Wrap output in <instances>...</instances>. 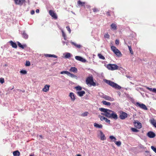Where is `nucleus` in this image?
<instances>
[{"label": "nucleus", "mask_w": 156, "mask_h": 156, "mask_svg": "<svg viewBox=\"0 0 156 156\" xmlns=\"http://www.w3.org/2000/svg\"><path fill=\"white\" fill-rule=\"evenodd\" d=\"M99 110L102 112H104V113H101V114L104 115L107 118H109L110 117V115L113 111L106 108H99Z\"/></svg>", "instance_id": "1"}, {"label": "nucleus", "mask_w": 156, "mask_h": 156, "mask_svg": "<svg viewBox=\"0 0 156 156\" xmlns=\"http://www.w3.org/2000/svg\"><path fill=\"white\" fill-rule=\"evenodd\" d=\"M104 81L106 83L115 89H120L121 88V87L118 85L117 83H116L110 80H105Z\"/></svg>", "instance_id": "2"}, {"label": "nucleus", "mask_w": 156, "mask_h": 156, "mask_svg": "<svg viewBox=\"0 0 156 156\" xmlns=\"http://www.w3.org/2000/svg\"><path fill=\"white\" fill-rule=\"evenodd\" d=\"M86 82L87 84L89 85L90 86H96V83L93 81L92 77H88L86 80Z\"/></svg>", "instance_id": "3"}, {"label": "nucleus", "mask_w": 156, "mask_h": 156, "mask_svg": "<svg viewBox=\"0 0 156 156\" xmlns=\"http://www.w3.org/2000/svg\"><path fill=\"white\" fill-rule=\"evenodd\" d=\"M111 50L114 53L118 56L121 57L122 55L120 51L115 46H112L111 47Z\"/></svg>", "instance_id": "4"}, {"label": "nucleus", "mask_w": 156, "mask_h": 156, "mask_svg": "<svg viewBox=\"0 0 156 156\" xmlns=\"http://www.w3.org/2000/svg\"><path fill=\"white\" fill-rule=\"evenodd\" d=\"M107 68L111 70H114L118 69L119 67L116 64H109L107 65Z\"/></svg>", "instance_id": "5"}, {"label": "nucleus", "mask_w": 156, "mask_h": 156, "mask_svg": "<svg viewBox=\"0 0 156 156\" xmlns=\"http://www.w3.org/2000/svg\"><path fill=\"white\" fill-rule=\"evenodd\" d=\"M136 105L139 107L140 108L144 110H147L148 109L147 108V107L145 105L143 104H140L138 102H137L136 103Z\"/></svg>", "instance_id": "6"}, {"label": "nucleus", "mask_w": 156, "mask_h": 156, "mask_svg": "<svg viewBox=\"0 0 156 156\" xmlns=\"http://www.w3.org/2000/svg\"><path fill=\"white\" fill-rule=\"evenodd\" d=\"M49 14L53 18L56 19L57 18V16L56 14L52 10H50L49 11Z\"/></svg>", "instance_id": "7"}, {"label": "nucleus", "mask_w": 156, "mask_h": 156, "mask_svg": "<svg viewBox=\"0 0 156 156\" xmlns=\"http://www.w3.org/2000/svg\"><path fill=\"white\" fill-rule=\"evenodd\" d=\"M109 118H111L115 120H116L118 119V116L113 111L111 114L110 117Z\"/></svg>", "instance_id": "8"}, {"label": "nucleus", "mask_w": 156, "mask_h": 156, "mask_svg": "<svg viewBox=\"0 0 156 156\" xmlns=\"http://www.w3.org/2000/svg\"><path fill=\"white\" fill-rule=\"evenodd\" d=\"M147 136L149 138H153L155 136V134L152 131H149L147 133Z\"/></svg>", "instance_id": "9"}, {"label": "nucleus", "mask_w": 156, "mask_h": 156, "mask_svg": "<svg viewBox=\"0 0 156 156\" xmlns=\"http://www.w3.org/2000/svg\"><path fill=\"white\" fill-rule=\"evenodd\" d=\"M75 58L77 60L80 61L82 62H85L86 61V59L79 56H76L75 57Z\"/></svg>", "instance_id": "10"}, {"label": "nucleus", "mask_w": 156, "mask_h": 156, "mask_svg": "<svg viewBox=\"0 0 156 156\" xmlns=\"http://www.w3.org/2000/svg\"><path fill=\"white\" fill-rule=\"evenodd\" d=\"M127 116V114L125 112H122L120 115V118L121 119H124Z\"/></svg>", "instance_id": "11"}, {"label": "nucleus", "mask_w": 156, "mask_h": 156, "mask_svg": "<svg viewBox=\"0 0 156 156\" xmlns=\"http://www.w3.org/2000/svg\"><path fill=\"white\" fill-rule=\"evenodd\" d=\"M103 98L106 100H108L110 101H113L114 100V98H112L111 97L108 96L106 95H104L103 97Z\"/></svg>", "instance_id": "12"}, {"label": "nucleus", "mask_w": 156, "mask_h": 156, "mask_svg": "<svg viewBox=\"0 0 156 156\" xmlns=\"http://www.w3.org/2000/svg\"><path fill=\"white\" fill-rule=\"evenodd\" d=\"M100 136L101 140H105L106 137L105 135L101 131H100Z\"/></svg>", "instance_id": "13"}, {"label": "nucleus", "mask_w": 156, "mask_h": 156, "mask_svg": "<svg viewBox=\"0 0 156 156\" xmlns=\"http://www.w3.org/2000/svg\"><path fill=\"white\" fill-rule=\"evenodd\" d=\"M69 96L70 97L71 100L72 101H74L76 99L74 93L72 92L70 93Z\"/></svg>", "instance_id": "14"}, {"label": "nucleus", "mask_w": 156, "mask_h": 156, "mask_svg": "<svg viewBox=\"0 0 156 156\" xmlns=\"http://www.w3.org/2000/svg\"><path fill=\"white\" fill-rule=\"evenodd\" d=\"M15 3L17 5H22L24 2V0H15Z\"/></svg>", "instance_id": "15"}, {"label": "nucleus", "mask_w": 156, "mask_h": 156, "mask_svg": "<svg viewBox=\"0 0 156 156\" xmlns=\"http://www.w3.org/2000/svg\"><path fill=\"white\" fill-rule=\"evenodd\" d=\"M12 47L14 48H16L17 47V45L16 43L13 42L12 41H11L9 42Z\"/></svg>", "instance_id": "16"}, {"label": "nucleus", "mask_w": 156, "mask_h": 156, "mask_svg": "<svg viewBox=\"0 0 156 156\" xmlns=\"http://www.w3.org/2000/svg\"><path fill=\"white\" fill-rule=\"evenodd\" d=\"M85 94V92L84 91H78L77 92V94L80 97H82L83 96L84 94Z\"/></svg>", "instance_id": "17"}, {"label": "nucleus", "mask_w": 156, "mask_h": 156, "mask_svg": "<svg viewBox=\"0 0 156 156\" xmlns=\"http://www.w3.org/2000/svg\"><path fill=\"white\" fill-rule=\"evenodd\" d=\"M50 86L48 85H46L44 86V88L43 89V91L44 92H46L48 91L49 89Z\"/></svg>", "instance_id": "18"}, {"label": "nucleus", "mask_w": 156, "mask_h": 156, "mask_svg": "<svg viewBox=\"0 0 156 156\" xmlns=\"http://www.w3.org/2000/svg\"><path fill=\"white\" fill-rule=\"evenodd\" d=\"M135 126L137 128L140 129L142 127L141 124L140 123L138 122H136L135 123Z\"/></svg>", "instance_id": "19"}, {"label": "nucleus", "mask_w": 156, "mask_h": 156, "mask_svg": "<svg viewBox=\"0 0 156 156\" xmlns=\"http://www.w3.org/2000/svg\"><path fill=\"white\" fill-rule=\"evenodd\" d=\"M111 29L112 30H115L117 29V25L114 23H112L111 25Z\"/></svg>", "instance_id": "20"}, {"label": "nucleus", "mask_w": 156, "mask_h": 156, "mask_svg": "<svg viewBox=\"0 0 156 156\" xmlns=\"http://www.w3.org/2000/svg\"><path fill=\"white\" fill-rule=\"evenodd\" d=\"M17 43L18 46L23 49H24L25 48L27 47V45L26 44L22 45L20 42L18 41Z\"/></svg>", "instance_id": "21"}, {"label": "nucleus", "mask_w": 156, "mask_h": 156, "mask_svg": "<svg viewBox=\"0 0 156 156\" xmlns=\"http://www.w3.org/2000/svg\"><path fill=\"white\" fill-rule=\"evenodd\" d=\"M44 56L46 57H54L55 58H57V57L56 55H54L45 54L44 55Z\"/></svg>", "instance_id": "22"}, {"label": "nucleus", "mask_w": 156, "mask_h": 156, "mask_svg": "<svg viewBox=\"0 0 156 156\" xmlns=\"http://www.w3.org/2000/svg\"><path fill=\"white\" fill-rule=\"evenodd\" d=\"M70 71L74 73H77V69L75 67H72L69 70Z\"/></svg>", "instance_id": "23"}, {"label": "nucleus", "mask_w": 156, "mask_h": 156, "mask_svg": "<svg viewBox=\"0 0 156 156\" xmlns=\"http://www.w3.org/2000/svg\"><path fill=\"white\" fill-rule=\"evenodd\" d=\"M70 42L72 44L78 48H80L81 47V46L80 44H78L73 41H71Z\"/></svg>", "instance_id": "24"}, {"label": "nucleus", "mask_w": 156, "mask_h": 156, "mask_svg": "<svg viewBox=\"0 0 156 156\" xmlns=\"http://www.w3.org/2000/svg\"><path fill=\"white\" fill-rule=\"evenodd\" d=\"M14 156H19L20 155V153L18 151H16L13 152Z\"/></svg>", "instance_id": "25"}, {"label": "nucleus", "mask_w": 156, "mask_h": 156, "mask_svg": "<svg viewBox=\"0 0 156 156\" xmlns=\"http://www.w3.org/2000/svg\"><path fill=\"white\" fill-rule=\"evenodd\" d=\"M94 126L97 128H101L102 127V126L101 125H99L96 123H94Z\"/></svg>", "instance_id": "26"}, {"label": "nucleus", "mask_w": 156, "mask_h": 156, "mask_svg": "<svg viewBox=\"0 0 156 156\" xmlns=\"http://www.w3.org/2000/svg\"><path fill=\"white\" fill-rule=\"evenodd\" d=\"M22 36L24 38L27 39L28 38V35L25 33V31L23 32L22 34Z\"/></svg>", "instance_id": "27"}, {"label": "nucleus", "mask_w": 156, "mask_h": 156, "mask_svg": "<svg viewBox=\"0 0 156 156\" xmlns=\"http://www.w3.org/2000/svg\"><path fill=\"white\" fill-rule=\"evenodd\" d=\"M68 76H70L72 78H74L76 79H77L78 78L76 76L73 74H71L70 73H69V74Z\"/></svg>", "instance_id": "28"}, {"label": "nucleus", "mask_w": 156, "mask_h": 156, "mask_svg": "<svg viewBox=\"0 0 156 156\" xmlns=\"http://www.w3.org/2000/svg\"><path fill=\"white\" fill-rule=\"evenodd\" d=\"M102 103L104 105H106L107 106H110L111 105L110 103L107 102L106 101H102Z\"/></svg>", "instance_id": "29"}, {"label": "nucleus", "mask_w": 156, "mask_h": 156, "mask_svg": "<svg viewBox=\"0 0 156 156\" xmlns=\"http://www.w3.org/2000/svg\"><path fill=\"white\" fill-rule=\"evenodd\" d=\"M98 56L100 59L103 60L105 59V57L103 56L101 54L99 53L98 54Z\"/></svg>", "instance_id": "30"}, {"label": "nucleus", "mask_w": 156, "mask_h": 156, "mask_svg": "<svg viewBox=\"0 0 156 156\" xmlns=\"http://www.w3.org/2000/svg\"><path fill=\"white\" fill-rule=\"evenodd\" d=\"M77 4L79 5H81V6H84L85 4L84 2H81L80 1H79L77 2Z\"/></svg>", "instance_id": "31"}, {"label": "nucleus", "mask_w": 156, "mask_h": 156, "mask_svg": "<svg viewBox=\"0 0 156 156\" xmlns=\"http://www.w3.org/2000/svg\"><path fill=\"white\" fill-rule=\"evenodd\" d=\"M113 141L114 142L115 144L118 146H120L121 144V142L120 141H115V140H113Z\"/></svg>", "instance_id": "32"}, {"label": "nucleus", "mask_w": 156, "mask_h": 156, "mask_svg": "<svg viewBox=\"0 0 156 156\" xmlns=\"http://www.w3.org/2000/svg\"><path fill=\"white\" fill-rule=\"evenodd\" d=\"M71 56V54L69 53H66V55L65 56V58H68L70 57Z\"/></svg>", "instance_id": "33"}, {"label": "nucleus", "mask_w": 156, "mask_h": 156, "mask_svg": "<svg viewBox=\"0 0 156 156\" xmlns=\"http://www.w3.org/2000/svg\"><path fill=\"white\" fill-rule=\"evenodd\" d=\"M128 47L129 48V50L130 51V53L132 54H133V51L132 50V49L131 48V46H128Z\"/></svg>", "instance_id": "34"}, {"label": "nucleus", "mask_w": 156, "mask_h": 156, "mask_svg": "<svg viewBox=\"0 0 156 156\" xmlns=\"http://www.w3.org/2000/svg\"><path fill=\"white\" fill-rule=\"evenodd\" d=\"M69 72L67 71H63L61 72L60 73L62 74H65L67 75L68 76L69 74Z\"/></svg>", "instance_id": "35"}, {"label": "nucleus", "mask_w": 156, "mask_h": 156, "mask_svg": "<svg viewBox=\"0 0 156 156\" xmlns=\"http://www.w3.org/2000/svg\"><path fill=\"white\" fill-rule=\"evenodd\" d=\"M109 138L112 140L113 141V140H115V141L116 140V139L113 136H109Z\"/></svg>", "instance_id": "36"}, {"label": "nucleus", "mask_w": 156, "mask_h": 156, "mask_svg": "<svg viewBox=\"0 0 156 156\" xmlns=\"http://www.w3.org/2000/svg\"><path fill=\"white\" fill-rule=\"evenodd\" d=\"M75 88L77 90H80L82 89V87L80 86H78L75 87Z\"/></svg>", "instance_id": "37"}, {"label": "nucleus", "mask_w": 156, "mask_h": 156, "mask_svg": "<svg viewBox=\"0 0 156 156\" xmlns=\"http://www.w3.org/2000/svg\"><path fill=\"white\" fill-rule=\"evenodd\" d=\"M132 131L134 132H139V130L134 128H132L131 129Z\"/></svg>", "instance_id": "38"}, {"label": "nucleus", "mask_w": 156, "mask_h": 156, "mask_svg": "<svg viewBox=\"0 0 156 156\" xmlns=\"http://www.w3.org/2000/svg\"><path fill=\"white\" fill-rule=\"evenodd\" d=\"M20 73L24 74H25L27 73V71L25 70H21L20 71Z\"/></svg>", "instance_id": "39"}, {"label": "nucleus", "mask_w": 156, "mask_h": 156, "mask_svg": "<svg viewBox=\"0 0 156 156\" xmlns=\"http://www.w3.org/2000/svg\"><path fill=\"white\" fill-rule=\"evenodd\" d=\"M151 149L152 150L156 153V148L155 147H154L153 146H151Z\"/></svg>", "instance_id": "40"}, {"label": "nucleus", "mask_w": 156, "mask_h": 156, "mask_svg": "<svg viewBox=\"0 0 156 156\" xmlns=\"http://www.w3.org/2000/svg\"><path fill=\"white\" fill-rule=\"evenodd\" d=\"M104 37L105 38H109L110 37V36L109 35L108 33H107L106 34H105L104 36Z\"/></svg>", "instance_id": "41"}, {"label": "nucleus", "mask_w": 156, "mask_h": 156, "mask_svg": "<svg viewBox=\"0 0 156 156\" xmlns=\"http://www.w3.org/2000/svg\"><path fill=\"white\" fill-rule=\"evenodd\" d=\"M88 114V112H85L83 113L81 115L82 116H87Z\"/></svg>", "instance_id": "42"}, {"label": "nucleus", "mask_w": 156, "mask_h": 156, "mask_svg": "<svg viewBox=\"0 0 156 156\" xmlns=\"http://www.w3.org/2000/svg\"><path fill=\"white\" fill-rule=\"evenodd\" d=\"M105 122H107V123L110 124V120L108 119L107 118H105L104 120Z\"/></svg>", "instance_id": "43"}, {"label": "nucleus", "mask_w": 156, "mask_h": 156, "mask_svg": "<svg viewBox=\"0 0 156 156\" xmlns=\"http://www.w3.org/2000/svg\"><path fill=\"white\" fill-rule=\"evenodd\" d=\"M99 118L100 119L101 121L104 120L105 118V117H104L101 115H99Z\"/></svg>", "instance_id": "44"}, {"label": "nucleus", "mask_w": 156, "mask_h": 156, "mask_svg": "<svg viewBox=\"0 0 156 156\" xmlns=\"http://www.w3.org/2000/svg\"><path fill=\"white\" fill-rule=\"evenodd\" d=\"M66 28L67 30L69 32V33H70L71 32V29H70V27H69V26L66 27Z\"/></svg>", "instance_id": "45"}, {"label": "nucleus", "mask_w": 156, "mask_h": 156, "mask_svg": "<svg viewBox=\"0 0 156 156\" xmlns=\"http://www.w3.org/2000/svg\"><path fill=\"white\" fill-rule=\"evenodd\" d=\"M26 65L27 66H30V62L29 61H26Z\"/></svg>", "instance_id": "46"}, {"label": "nucleus", "mask_w": 156, "mask_h": 156, "mask_svg": "<svg viewBox=\"0 0 156 156\" xmlns=\"http://www.w3.org/2000/svg\"><path fill=\"white\" fill-rule=\"evenodd\" d=\"M146 88L148 89V90H149L150 91H152L153 92V90L154 88L152 89V88H150L148 87H146Z\"/></svg>", "instance_id": "47"}, {"label": "nucleus", "mask_w": 156, "mask_h": 156, "mask_svg": "<svg viewBox=\"0 0 156 156\" xmlns=\"http://www.w3.org/2000/svg\"><path fill=\"white\" fill-rule=\"evenodd\" d=\"M4 82V79L3 78H1L0 79V82L1 83H3Z\"/></svg>", "instance_id": "48"}, {"label": "nucleus", "mask_w": 156, "mask_h": 156, "mask_svg": "<svg viewBox=\"0 0 156 156\" xmlns=\"http://www.w3.org/2000/svg\"><path fill=\"white\" fill-rule=\"evenodd\" d=\"M151 123L153 125L155 123V120H154L153 119H151Z\"/></svg>", "instance_id": "49"}, {"label": "nucleus", "mask_w": 156, "mask_h": 156, "mask_svg": "<svg viewBox=\"0 0 156 156\" xmlns=\"http://www.w3.org/2000/svg\"><path fill=\"white\" fill-rule=\"evenodd\" d=\"M61 31L62 33V36L63 37H65L66 36V35L62 30H61Z\"/></svg>", "instance_id": "50"}, {"label": "nucleus", "mask_w": 156, "mask_h": 156, "mask_svg": "<svg viewBox=\"0 0 156 156\" xmlns=\"http://www.w3.org/2000/svg\"><path fill=\"white\" fill-rule=\"evenodd\" d=\"M115 43L117 45H118L119 43V41L118 40H116L115 41Z\"/></svg>", "instance_id": "51"}, {"label": "nucleus", "mask_w": 156, "mask_h": 156, "mask_svg": "<svg viewBox=\"0 0 156 156\" xmlns=\"http://www.w3.org/2000/svg\"><path fill=\"white\" fill-rule=\"evenodd\" d=\"M93 11L95 12H96L97 11H98V9H96V8H94L93 9Z\"/></svg>", "instance_id": "52"}, {"label": "nucleus", "mask_w": 156, "mask_h": 156, "mask_svg": "<svg viewBox=\"0 0 156 156\" xmlns=\"http://www.w3.org/2000/svg\"><path fill=\"white\" fill-rule=\"evenodd\" d=\"M34 13H35L34 11L33 10L31 11L30 12V13L31 15L34 14Z\"/></svg>", "instance_id": "53"}, {"label": "nucleus", "mask_w": 156, "mask_h": 156, "mask_svg": "<svg viewBox=\"0 0 156 156\" xmlns=\"http://www.w3.org/2000/svg\"><path fill=\"white\" fill-rule=\"evenodd\" d=\"M153 92L156 93V88H154Z\"/></svg>", "instance_id": "54"}, {"label": "nucleus", "mask_w": 156, "mask_h": 156, "mask_svg": "<svg viewBox=\"0 0 156 156\" xmlns=\"http://www.w3.org/2000/svg\"><path fill=\"white\" fill-rule=\"evenodd\" d=\"M39 12V10L38 9H37L36 10V12L38 13Z\"/></svg>", "instance_id": "55"}, {"label": "nucleus", "mask_w": 156, "mask_h": 156, "mask_svg": "<svg viewBox=\"0 0 156 156\" xmlns=\"http://www.w3.org/2000/svg\"><path fill=\"white\" fill-rule=\"evenodd\" d=\"M106 14H107V15H108V16H110V14L109 13V12H107Z\"/></svg>", "instance_id": "56"}, {"label": "nucleus", "mask_w": 156, "mask_h": 156, "mask_svg": "<svg viewBox=\"0 0 156 156\" xmlns=\"http://www.w3.org/2000/svg\"><path fill=\"white\" fill-rule=\"evenodd\" d=\"M156 128V122H155V123L153 125Z\"/></svg>", "instance_id": "57"}, {"label": "nucleus", "mask_w": 156, "mask_h": 156, "mask_svg": "<svg viewBox=\"0 0 156 156\" xmlns=\"http://www.w3.org/2000/svg\"><path fill=\"white\" fill-rule=\"evenodd\" d=\"M62 43L63 44V45H64L66 43V42L65 41H62Z\"/></svg>", "instance_id": "58"}, {"label": "nucleus", "mask_w": 156, "mask_h": 156, "mask_svg": "<svg viewBox=\"0 0 156 156\" xmlns=\"http://www.w3.org/2000/svg\"><path fill=\"white\" fill-rule=\"evenodd\" d=\"M118 93L119 95L120 96V94H121L120 92H118Z\"/></svg>", "instance_id": "59"}, {"label": "nucleus", "mask_w": 156, "mask_h": 156, "mask_svg": "<svg viewBox=\"0 0 156 156\" xmlns=\"http://www.w3.org/2000/svg\"><path fill=\"white\" fill-rule=\"evenodd\" d=\"M34 154H31L30 155V156H34Z\"/></svg>", "instance_id": "60"}, {"label": "nucleus", "mask_w": 156, "mask_h": 156, "mask_svg": "<svg viewBox=\"0 0 156 156\" xmlns=\"http://www.w3.org/2000/svg\"><path fill=\"white\" fill-rule=\"evenodd\" d=\"M76 156H81V155L80 154H78Z\"/></svg>", "instance_id": "61"}, {"label": "nucleus", "mask_w": 156, "mask_h": 156, "mask_svg": "<svg viewBox=\"0 0 156 156\" xmlns=\"http://www.w3.org/2000/svg\"><path fill=\"white\" fill-rule=\"evenodd\" d=\"M64 37V40H66V36L65 37Z\"/></svg>", "instance_id": "62"}, {"label": "nucleus", "mask_w": 156, "mask_h": 156, "mask_svg": "<svg viewBox=\"0 0 156 156\" xmlns=\"http://www.w3.org/2000/svg\"><path fill=\"white\" fill-rule=\"evenodd\" d=\"M39 136H40V137H42L41 135H39Z\"/></svg>", "instance_id": "63"}, {"label": "nucleus", "mask_w": 156, "mask_h": 156, "mask_svg": "<svg viewBox=\"0 0 156 156\" xmlns=\"http://www.w3.org/2000/svg\"><path fill=\"white\" fill-rule=\"evenodd\" d=\"M66 43V45H68L67 43Z\"/></svg>", "instance_id": "64"}]
</instances>
